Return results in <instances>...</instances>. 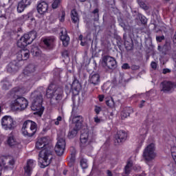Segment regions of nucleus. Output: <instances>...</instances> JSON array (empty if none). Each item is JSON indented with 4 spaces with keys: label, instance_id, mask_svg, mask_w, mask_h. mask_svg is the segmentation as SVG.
<instances>
[{
    "label": "nucleus",
    "instance_id": "nucleus-1",
    "mask_svg": "<svg viewBox=\"0 0 176 176\" xmlns=\"http://www.w3.org/2000/svg\"><path fill=\"white\" fill-rule=\"evenodd\" d=\"M47 145H49V137L41 138L36 142V148L42 149L38 155V163L41 168L47 167L53 159L52 151L47 148Z\"/></svg>",
    "mask_w": 176,
    "mask_h": 176
},
{
    "label": "nucleus",
    "instance_id": "nucleus-2",
    "mask_svg": "<svg viewBox=\"0 0 176 176\" xmlns=\"http://www.w3.org/2000/svg\"><path fill=\"white\" fill-rule=\"evenodd\" d=\"M31 98L32 100L31 109L32 111H36L34 113V115L42 116V115H43V111H45V107L42 106V95H40L38 91H34L32 94Z\"/></svg>",
    "mask_w": 176,
    "mask_h": 176
},
{
    "label": "nucleus",
    "instance_id": "nucleus-3",
    "mask_svg": "<svg viewBox=\"0 0 176 176\" xmlns=\"http://www.w3.org/2000/svg\"><path fill=\"white\" fill-rule=\"evenodd\" d=\"M10 107L14 111H24L28 107V100L14 94L11 100Z\"/></svg>",
    "mask_w": 176,
    "mask_h": 176
},
{
    "label": "nucleus",
    "instance_id": "nucleus-4",
    "mask_svg": "<svg viewBox=\"0 0 176 176\" xmlns=\"http://www.w3.org/2000/svg\"><path fill=\"white\" fill-rule=\"evenodd\" d=\"M38 130V124L32 120H26L22 126V134L25 137H34Z\"/></svg>",
    "mask_w": 176,
    "mask_h": 176
},
{
    "label": "nucleus",
    "instance_id": "nucleus-5",
    "mask_svg": "<svg viewBox=\"0 0 176 176\" xmlns=\"http://www.w3.org/2000/svg\"><path fill=\"white\" fill-rule=\"evenodd\" d=\"M63 88L57 87L55 85L51 84L47 89L46 96L47 98L54 97L56 101H60V100H63Z\"/></svg>",
    "mask_w": 176,
    "mask_h": 176
},
{
    "label": "nucleus",
    "instance_id": "nucleus-6",
    "mask_svg": "<svg viewBox=\"0 0 176 176\" xmlns=\"http://www.w3.org/2000/svg\"><path fill=\"white\" fill-rule=\"evenodd\" d=\"M36 38V32H30V33L25 34L17 42L18 47L21 49H25L28 45H30L34 42Z\"/></svg>",
    "mask_w": 176,
    "mask_h": 176
},
{
    "label": "nucleus",
    "instance_id": "nucleus-7",
    "mask_svg": "<svg viewBox=\"0 0 176 176\" xmlns=\"http://www.w3.org/2000/svg\"><path fill=\"white\" fill-rule=\"evenodd\" d=\"M71 119L72 120L73 124L75 127L71 129L69 132V138H74L78 134V130H80L82 127V123H83V117L81 116H74L72 115Z\"/></svg>",
    "mask_w": 176,
    "mask_h": 176
},
{
    "label": "nucleus",
    "instance_id": "nucleus-8",
    "mask_svg": "<svg viewBox=\"0 0 176 176\" xmlns=\"http://www.w3.org/2000/svg\"><path fill=\"white\" fill-rule=\"evenodd\" d=\"M156 147L153 143L148 144L143 152V157L146 162H152L156 157Z\"/></svg>",
    "mask_w": 176,
    "mask_h": 176
},
{
    "label": "nucleus",
    "instance_id": "nucleus-9",
    "mask_svg": "<svg viewBox=\"0 0 176 176\" xmlns=\"http://www.w3.org/2000/svg\"><path fill=\"white\" fill-rule=\"evenodd\" d=\"M100 65L105 69H113L116 67V60L112 56H104L100 60Z\"/></svg>",
    "mask_w": 176,
    "mask_h": 176
},
{
    "label": "nucleus",
    "instance_id": "nucleus-10",
    "mask_svg": "<svg viewBox=\"0 0 176 176\" xmlns=\"http://www.w3.org/2000/svg\"><path fill=\"white\" fill-rule=\"evenodd\" d=\"M16 121L10 116H5L1 119V126L4 130H13L16 129Z\"/></svg>",
    "mask_w": 176,
    "mask_h": 176
},
{
    "label": "nucleus",
    "instance_id": "nucleus-11",
    "mask_svg": "<svg viewBox=\"0 0 176 176\" xmlns=\"http://www.w3.org/2000/svg\"><path fill=\"white\" fill-rule=\"evenodd\" d=\"M65 135L63 133L62 137L58 136V142L55 146V152L58 156H63L65 151Z\"/></svg>",
    "mask_w": 176,
    "mask_h": 176
},
{
    "label": "nucleus",
    "instance_id": "nucleus-12",
    "mask_svg": "<svg viewBox=\"0 0 176 176\" xmlns=\"http://www.w3.org/2000/svg\"><path fill=\"white\" fill-rule=\"evenodd\" d=\"M1 161V164L4 166L5 168H13L14 167V158L10 155L3 156Z\"/></svg>",
    "mask_w": 176,
    "mask_h": 176
},
{
    "label": "nucleus",
    "instance_id": "nucleus-13",
    "mask_svg": "<svg viewBox=\"0 0 176 176\" xmlns=\"http://www.w3.org/2000/svg\"><path fill=\"white\" fill-rule=\"evenodd\" d=\"M148 134V129L145 128H142L139 131V136L137 140L138 148H141L146 138V135Z\"/></svg>",
    "mask_w": 176,
    "mask_h": 176
},
{
    "label": "nucleus",
    "instance_id": "nucleus-14",
    "mask_svg": "<svg viewBox=\"0 0 176 176\" xmlns=\"http://www.w3.org/2000/svg\"><path fill=\"white\" fill-rule=\"evenodd\" d=\"M36 9L39 14H46L49 10V3L46 1H41L38 3Z\"/></svg>",
    "mask_w": 176,
    "mask_h": 176
},
{
    "label": "nucleus",
    "instance_id": "nucleus-15",
    "mask_svg": "<svg viewBox=\"0 0 176 176\" xmlns=\"http://www.w3.org/2000/svg\"><path fill=\"white\" fill-rule=\"evenodd\" d=\"M43 42L45 47L50 50L54 47L56 43V38L54 36L45 37L43 38Z\"/></svg>",
    "mask_w": 176,
    "mask_h": 176
},
{
    "label": "nucleus",
    "instance_id": "nucleus-16",
    "mask_svg": "<svg viewBox=\"0 0 176 176\" xmlns=\"http://www.w3.org/2000/svg\"><path fill=\"white\" fill-rule=\"evenodd\" d=\"M162 91H164L165 93L173 91L174 89L176 87L175 83L171 82H164L162 83Z\"/></svg>",
    "mask_w": 176,
    "mask_h": 176
},
{
    "label": "nucleus",
    "instance_id": "nucleus-17",
    "mask_svg": "<svg viewBox=\"0 0 176 176\" xmlns=\"http://www.w3.org/2000/svg\"><path fill=\"white\" fill-rule=\"evenodd\" d=\"M30 58V50L28 49H22L17 54L18 61H21L22 60H28Z\"/></svg>",
    "mask_w": 176,
    "mask_h": 176
},
{
    "label": "nucleus",
    "instance_id": "nucleus-18",
    "mask_svg": "<svg viewBox=\"0 0 176 176\" xmlns=\"http://www.w3.org/2000/svg\"><path fill=\"white\" fill-rule=\"evenodd\" d=\"M6 142L9 146H19V148H22L21 144L17 142V140H16V138H14L13 133H10L8 136Z\"/></svg>",
    "mask_w": 176,
    "mask_h": 176
},
{
    "label": "nucleus",
    "instance_id": "nucleus-19",
    "mask_svg": "<svg viewBox=\"0 0 176 176\" xmlns=\"http://www.w3.org/2000/svg\"><path fill=\"white\" fill-rule=\"evenodd\" d=\"M35 167V161L34 160H29L27 162V165L24 168L25 173L27 176L31 175V173H32V168Z\"/></svg>",
    "mask_w": 176,
    "mask_h": 176
},
{
    "label": "nucleus",
    "instance_id": "nucleus-20",
    "mask_svg": "<svg viewBox=\"0 0 176 176\" xmlns=\"http://www.w3.org/2000/svg\"><path fill=\"white\" fill-rule=\"evenodd\" d=\"M60 33V41H62L63 46H68V43H69V36L67 35V30L65 28H62Z\"/></svg>",
    "mask_w": 176,
    "mask_h": 176
},
{
    "label": "nucleus",
    "instance_id": "nucleus-21",
    "mask_svg": "<svg viewBox=\"0 0 176 176\" xmlns=\"http://www.w3.org/2000/svg\"><path fill=\"white\" fill-rule=\"evenodd\" d=\"M133 169H134L135 170H141V167L138 166L137 168L135 167H133V162L128 161L124 168V174H125L124 176L129 175L131 171L133 170Z\"/></svg>",
    "mask_w": 176,
    "mask_h": 176
},
{
    "label": "nucleus",
    "instance_id": "nucleus-22",
    "mask_svg": "<svg viewBox=\"0 0 176 176\" xmlns=\"http://www.w3.org/2000/svg\"><path fill=\"white\" fill-rule=\"evenodd\" d=\"M80 146H86L89 145V133L87 132L81 134L80 138Z\"/></svg>",
    "mask_w": 176,
    "mask_h": 176
},
{
    "label": "nucleus",
    "instance_id": "nucleus-23",
    "mask_svg": "<svg viewBox=\"0 0 176 176\" xmlns=\"http://www.w3.org/2000/svg\"><path fill=\"white\" fill-rule=\"evenodd\" d=\"M127 138V133L123 131H119L117 133V142L118 144L126 141Z\"/></svg>",
    "mask_w": 176,
    "mask_h": 176
},
{
    "label": "nucleus",
    "instance_id": "nucleus-24",
    "mask_svg": "<svg viewBox=\"0 0 176 176\" xmlns=\"http://www.w3.org/2000/svg\"><path fill=\"white\" fill-rule=\"evenodd\" d=\"M30 89H31V87H29V88L16 87L12 89V94H16V93H17L18 94H25V93H27L28 91H30Z\"/></svg>",
    "mask_w": 176,
    "mask_h": 176
},
{
    "label": "nucleus",
    "instance_id": "nucleus-25",
    "mask_svg": "<svg viewBox=\"0 0 176 176\" xmlns=\"http://www.w3.org/2000/svg\"><path fill=\"white\" fill-rule=\"evenodd\" d=\"M89 82L92 85H98V83H100V74H95L91 75L89 77Z\"/></svg>",
    "mask_w": 176,
    "mask_h": 176
},
{
    "label": "nucleus",
    "instance_id": "nucleus-26",
    "mask_svg": "<svg viewBox=\"0 0 176 176\" xmlns=\"http://www.w3.org/2000/svg\"><path fill=\"white\" fill-rule=\"evenodd\" d=\"M72 89L76 91L75 94H78L82 89V85L77 81H74L72 85Z\"/></svg>",
    "mask_w": 176,
    "mask_h": 176
},
{
    "label": "nucleus",
    "instance_id": "nucleus-27",
    "mask_svg": "<svg viewBox=\"0 0 176 176\" xmlns=\"http://www.w3.org/2000/svg\"><path fill=\"white\" fill-rule=\"evenodd\" d=\"M71 19L73 23H79V14H78V12H76V10H72L71 11Z\"/></svg>",
    "mask_w": 176,
    "mask_h": 176
},
{
    "label": "nucleus",
    "instance_id": "nucleus-28",
    "mask_svg": "<svg viewBox=\"0 0 176 176\" xmlns=\"http://www.w3.org/2000/svg\"><path fill=\"white\" fill-rule=\"evenodd\" d=\"M130 112H131V109L130 108H125L124 110L121 111V119L124 120L126 118H129L130 116Z\"/></svg>",
    "mask_w": 176,
    "mask_h": 176
},
{
    "label": "nucleus",
    "instance_id": "nucleus-29",
    "mask_svg": "<svg viewBox=\"0 0 176 176\" xmlns=\"http://www.w3.org/2000/svg\"><path fill=\"white\" fill-rule=\"evenodd\" d=\"M105 100L107 107H109V108H115V102L113 101V98L109 97L106 98Z\"/></svg>",
    "mask_w": 176,
    "mask_h": 176
},
{
    "label": "nucleus",
    "instance_id": "nucleus-30",
    "mask_svg": "<svg viewBox=\"0 0 176 176\" xmlns=\"http://www.w3.org/2000/svg\"><path fill=\"white\" fill-rule=\"evenodd\" d=\"M26 7H25L24 4L21 3V1H20L18 3V6H17V12L18 13H22V12H24V10L25 9Z\"/></svg>",
    "mask_w": 176,
    "mask_h": 176
},
{
    "label": "nucleus",
    "instance_id": "nucleus-31",
    "mask_svg": "<svg viewBox=\"0 0 176 176\" xmlns=\"http://www.w3.org/2000/svg\"><path fill=\"white\" fill-rule=\"evenodd\" d=\"M138 5H140V8L144 9V10H147L148 6L145 3L144 0H138Z\"/></svg>",
    "mask_w": 176,
    "mask_h": 176
},
{
    "label": "nucleus",
    "instance_id": "nucleus-32",
    "mask_svg": "<svg viewBox=\"0 0 176 176\" xmlns=\"http://www.w3.org/2000/svg\"><path fill=\"white\" fill-rule=\"evenodd\" d=\"M31 52L33 53V56H39V54H41V50L38 49V47H33Z\"/></svg>",
    "mask_w": 176,
    "mask_h": 176
},
{
    "label": "nucleus",
    "instance_id": "nucleus-33",
    "mask_svg": "<svg viewBox=\"0 0 176 176\" xmlns=\"http://www.w3.org/2000/svg\"><path fill=\"white\" fill-rule=\"evenodd\" d=\"M60 2H61V0H54L52 3V9H57L58 8V5H60Z\"/></svg>",
    "mask_w": 176,
    "mask_h": 176
},
{
    "label": "nucleus",
    "instance_id": "nucleus-34",
    "mask_svg": "<svg viewBox=\"0 0 176 176\" xmlns=\"http://www.w3.org/2000/svg\"><path fill=\"white\" fill-rule=\"evenodd\" d=\"M30 16H31V14H24L19 18V20H21V21H23L24 23V21H27V20H28V19H30Z\"/></svg>",
    "mask_w": 176,
    "mask_h": 176
},
{
    "label": "nucleus",
    "instance_id": "nucleus-35",
    "mask_svg": "<svg viewBox=\"0 0 176 176\" xmlns=\"http://www.w3.org/2000/svg\"><path fill=\"white\" fill-rule=\"evenodd\" d=\"M65 20V12L61 11L60 14H59V21L60 23H64Z\"/></svg>",
    "mask_w": 176,
    "mask_h": 176
},
{
    "label": "nucleus",
    "instance_id": "nucleus-36",
    "mask_svg": "<svg viewBox=\"0 0 176 176\" xmlns=\"http://www.w3.org/2000/svg\"><path fill=\"white\" fill-rule=\"evenodd\" d=\"M32 2V0H22L21 3L23 4L25 7L30 6Z\"/></svg>",
    "mask_w": 176,
    "mask_h": 176
},
{
    "label": "nucleus",
    "instance_id": "nucleus-37",
    "mask_svg": "<svg viewBox=\"0 0 176 176\" xmlns=\"http://www.w3.org/2000/svg\"><path fill=\"white\" fill-rule=\"evenodd\" d=\"M138 17L140 19V21L142 23V24H146V22L148 21V20L146 19V17L141 14H139Z\"/></svg>",
    "mask_w": 176,
    "mask_h": 176
},
{
    "label": "nucleus",
    "instance_id": "nucleus-38",
    "mask_svg": "<svg viewBox=\"0 0 176 176\" xmlns=\"http://www.w3.org/2000/svg\"><path fill=\"white\" fill-rule=\"evenodd\" d=\"M80 166L83 169L87 168V162L86 161V160H82L80 161Z\"/></svg>",
    "mask_w": 176,
    "mask_h": 176
},
{
    "label": "nucleus",
    "instance_id": "nucleus-39",
    "mask_svg": "<svg viewBox=\"0 0 176 176\" xmlns=\"http://www.w3.org/2000/svg\"><path fill=\"white\" fill-rule=\"evenodd\" d=\"M61 120H63V118L60 116H58L56 120H55L54 124H56V126H58V124H60V122H61Z\"/></svg>",
    "mask_w": 176,
    "mask_h": 176
},
{
    "label": "nucleus",
    "instance_id": "nucleus-40",
    "mask_svg": "<svg viewBox=\"0 0 176 176\" xmlns=\"http://www.w3.org/2000/svg\"><path fill=\"white\" fill-rule=\"evenodd\" d=\"M102 109H101L100 107H98V106H96L95 107V109H94V111L96 112V113L97 115H98V113H100V112L102 111Z\"/></svg>",
    "mask_w": 176,
    "mask_h": 176
},
{
    "label": "nucleus",
    "instance_id": "nucleus-41",
    "mask_svg": "<svg viewBox=\"0 0 176 176\" xmlns=\"http://www.w3.org/2000/svg\"><path fill=\"white\" fill-rule=\"evenodd\" d=\"M94 120L95 123H101V118H98V116H96L94 118Z\"/></svg>",
    "mask_w": 176,
    "mask_h": 176
},
{
    "label": "nucleus",
    "instance_id": "nucleus-42",
    "mask_svg": "<svg viewBox=\"0 0 176 176\" xmlns=\"http://www.w3.org/2000/svg\"><path fill=\"white\" fill-rule=\"evenodd\" d=\"M164 39V36H157L156 40L157 42H162Z\"/></svg>",
    "mask_w": 176,
    "mask_h": 176
},
{
    "label": "nucleus",
    "instance_id": "nucleus-43",
    "mask_svg": "<svg viewBox=\"0 0 176 176\" xmlns=\"http://www.w3.org/2000/svg\"><path fill=\"white\" fill-rule=\"evenodd\" d=\"M122 69H129V68H130V66L128 63H124L122 65Z\"/></svg>",
    "mask_w": 176,
    "mask_h": 176
},
{
    "label": "nucleus",
    "instance_id": "nucleus-44",
    "mask_svg": "<svg viewBox=\"0 0 176 176\" xmlns=\"http://www.w3.org/2000/svg\"><path fill=\"white\" fill-rule=\"evenodd\" d=\"M151 65V68H153V69H156V68L157 67V64L155 62H152Z\"/></svg>",
    "mask_w": 176,
    "mask_h": 176
},
{
    "label": "nucleus",
    "instance_id": "nucleus-45",
    "mask_svg": "<svg viewBox=\"0 0 176 176\" xmlns=\"http://www.w3.org/2000/svg\"><path fill=\"white\" fill-rule=\"evenodd\" d=\"M105 97L104 96V95H100L99 96H98V98H99V101H100V102H102V101H104V98Z\"/></svg>",
    "mask_w": 176,
    "mask_h": 176
},
{
    "label": "nucleus",
    "instance_id": "nucleus-46",
    "mask_svg": "<svg viewBox=\"0 0 176 176\" xmlns=\"http://www.w3.org/2000/svg\"><path fill=\"white\" fill-rule=\"evenodd\" d=\"M70 151H73V152L72 153V155L74 156L75 155V152H76L75 148L74 147H71Z\"/></svg>",
    "mask_w": 176,
    "mask_h": 176
},
{
    "label": "nucleus",
    "instance_id": "nucleus-47",
    "mask_svg": "<svg viewBox=\"0 0 176 176\" xmlns=\"http://www.w3.org/2000/svg\"><path fill=\"white\" fill-rule=\"evenodd\" d=\"M162 72H163V74H168V72H170V69H164Z\"/></svg>",
    "mask_w": 176,
    "mask_h": 176
},
{
    "label": "nucleus",
    "instance_id": "nucleus-48",
    "mask_svg": "<svg viewBox=\"0 0 176 176\" xmlns=\"http://www.w3.org/2000/svg\"><path fill=\"white\" fill-rule=\"evenodd\" d=\"M94 14H96V16H98V9H95L93 11Z\"/></svg>",
    "mask_w": 176,
    "mask_h": 176
},
{
    "label": "nucleus",
    "instance_id": "nucleus-49",
    "mask_svg": "<svg viewBox=\"0 0 176 176\" xmlns=\"http://www.w3.org/2000/svg\"><path fill=\"white\" fill-rule=\"evenodd\" d=\"M144 104H145V102L142 100L139 105L140 108H142L144 107Z\"/></svg>",
    "mask_w": 176,
    "mask_h": 176
},
{
    "label": "nucleus",
    "instance_id": "nucleus-50",
    "mask_svg": "<svg viewBox=\"0 0 176 176\" xmlns=\"http://www.w3.org/2000/svg\"><path fill=\"white\" fill-rule=\"evenodd\" d=\"M173 43H175V45L176 46V32H175V34L173 36Z\"/></svg>",
    "mask_w": 176,
    "mask_h": 176
},
{
    "label": "nucleus",
    "instance_id": "nucleus-51",
    "mask_svg": "<svg viewBox=\"0 0 176 176\" xmlns=\"http://www.w3.org/2000/svg\"><path fill=\"white\" fill-rule=\"evenodd\" d=\"M2 175V166L0 164V176Z\"/></svg>",
    "mask_w": 176,
    "mask_h": 176
},
{
    "label": "nucleus",
    "instance_id": "nucleus-52",
    "mask_svg": "<svg viewBox=\"0 0 176 176\" xmlns=\"http://www.w3.org/2000/svg\"><path fill=\"white\" fill-rule=\"evenodd\" d=\"M80 45L81 46H85V45H86V43L81 41Z\"/></svg>",
    "mask_w": 176,
    "mask_h": 176
},
{
    "label": "nucleus",
    "instance_id": "nucleus-53",
    "mask_svg": "<svg viewBox=\"0 0 176 176\" xmlns=\"http://www.w3.org/2000/svg\"><path fill=\"white\" fill-rule=\"evenodd\" d=\"M82 38H83V36L82 35H80V36H79L80 41H82Z\"/></svg>",
    "mask_w": 176,
    "mask_h": 176
},
{
    "label": "nucleus",
    "instance_id": "nucleus-54",
    "mask_svg": "<svg viewBox=\"0 0 176 176\" xmlns=\"http://www.w3.org/2000/svg\"><path fill=\"white\" fill-rule=\"evenodd\" d=\"M120 25L122 27V28H124V25L123 23H121Z\"/></svg>",
    "mask_w": 176,
    "mask_h": 176
},
{
    "label": "nucleus",
    "instance_id": "nucleus-55",
    "mask_svg": "<svg viewBox=\"0 0 176 176\" xmlns=\"http://www.w3.org/2000/svg\"><path fill=\"white\" fill-rule=\"evenodd\" d=\"M31 20H32V21H34L35 22V19L32 18Z\"/></svg>",
    "mask_w": 176,
    "mask_h": 176
},
{
    "label": "nucleus",
    "instance_id": "nucleus-56",
    "mask_svg": "<svg viewBox=\"0 0 176 176\" xmlns=\"http://www.w3.org/2000/svg\"><path fill=\"white\" fill-rule=\"evenodd\" d=\"M80 2H85L86 0H80Z\"/></svg>",
    "mask_w": 176,
    "mask_h": 176
},
{
    "label": "nucleus",
    "instance_id": "nucleus-57",
    "mask_svg": "<svg viewBox=\"0 0 176 176\" xmlns=\"http://www.w3.org/2000/svg\"><path fill=\"white\" fill-rule=\"evenodd\" d=\"M1 56H2V52L0 50V57H1Z\"/></svg>",
    "mask_w": 176,
    "mask_h": 176
},
{
    "label": "nucleus",
    "instance_id": "nucleus-58",
    "mask_svg": "<svg viewBox=\"0 0 176 176\" xmlns=\"http://www.w3.org/2000/svg\"><path fill=\"white\" fill-rule=\"evenodd\" d=\"M139 176H145V174H142V175H139Z\"/></svg>",
    "mask_w": 176,
    "mask_h": 176
},
{
    "label": "nucleus",
    "instance_id": "nucleus-59",
    "mask_svg": "<svg viewBox=\"0 0 176 176\" xmlns=\"http://www.w3.org/2000/svg\"><path fill=\"white\" fill-rule=\"evenodd\" d=\"M64 174H65V172H64Z\"/></svg>",
    "mask_w": 176,
    "mask_h": 176
},
{
    "label": "nucleus",
    "instance_id": "nucleus-60",
    "mask_svg": "<svg viewBox=\"0 0 176 176\" xmlns=\"http://www.w3.org/2000/svg\"><path fill=\"white\" fill-rule=\"evenodd\" d=\"M64 174H65V172H64Z\"/></svg>",
    "mask_w": 176,
    "mask_h": 176
}]
</instances>
